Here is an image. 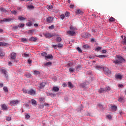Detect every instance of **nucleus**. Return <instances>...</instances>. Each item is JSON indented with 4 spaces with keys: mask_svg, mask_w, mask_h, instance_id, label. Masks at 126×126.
I'll list each match as a JSON object with an SVG mask.
<instances>
[{
    "mask_svg": "<svg viewBox=\"0 0 126 126\" xmlns=\"http://www.w3.org/2000/svg\"><path fill=\"white\" fill-rule=\"evenodd\" d=\"M112 62L115 64H120V63H126V60L123 57L120 55H117L116 60H113Z\"/></svg>",
    "mask_w": 126,
    "mask_h": 126,
    "instance_id": "1",
    "label": "nucleus"
},
{
    "mask_svg": "<svg viewBox=\"0 0 126 126\" xmlns=\"http://www.w3.org/2000/svg\"><path fill=\"white\" fill-rule=\"evenodd\" d=\"M23 93L25 94H29V95H31L32 96H34V95L36 94V91H34L33 89H31L30 90H26L25 89H23Z\"/></svg>",
    "mask_w": 126,
    "mask_h": 126,
    "instance_id": "2",
    "label": "nucleus"
},
{
    "mask_svg": "<svg viewBox=\"0 0 126 126\" xmlns=\"http://www.w3.org/2000/svg\"><path fill=\"white\" fill-rule=\"evenodd\" d=\"M41 56L45 57L46 58L45 60H53V55L47 54L46 52L41 53Z\"/></svg>",
    "mask_w": 126,
    "mask_h": 126,
    "instance_id": "3",
    "label": "nucleus"
},
{
    "mask_svg": "<svg viewBox=\"0 0 126 126\" xmlns=\"http://www.w3.org/2000/svg\"><path fill=\"white\" fill-rule=\"evenodd\" d=\"M20 101L19 100H12L10 101V104L11 106H15V105H18Z\"/></svg>",
    "mask_w": 126,
    "mask_h": 126,
    "instance_id": "4",
    "label": "nucleus"
},
{
    "mask_svg": "<svg viewBox=\"0 0 126 126\" xmlns=\"http://www.w3.org/2000/svg\"><path fill=\"white\" fill-rule=\"evenodd\" d=\"M12 20L11 18H5L3 20H0V23H2V22H10Z\"/></svg>",
    "mask_w": 126,
    "mask_h": 126,
    "instance_id": "5",
    "label": "nucleus"
},
{
    "mask_svg": "<svg viewBox=\"0 0 126 126\" xmlns=\"http://www.w3.org/2000/svg\"><path fill=\"white\" fill-rule=\"evenodd\" d=\"M1 108L3 111H7V110H8V107H7V105L4 104H1Z\"/></svg>",
    "mask_w": 126,
    "mask_h": 126,
    "instance_id": "6",
    "label": "nucleus"
},
{
    "mask_svg": "<svg viewBox=\"0 0 126 126\" xmlns=\"http://www.w3.org/2000/svg\"><path fill=\"white\" fill-rule=\"evenodd\" d=\"M44 36L45 37V38H52L53 37H54V34L50 33L49 32H47L45 34H44Z\"/></svg>",
    "mask_w": 126,
    "mask_h": 126,
    "instance_id": "7",
    "label": "nucleus"
},
{
    "mask_svg": "<svg viewBox=\"0 0 126 126\" xmlns=\"http://www.w3.org/2000/svg\"><path fill=\"white\" fill-rule=\"evenodd\" d=\"M103 70H104L105 74H111V70L109 68L105 67L103 68Z\"/></svg>",
    "mask_w": 126,
    "mask_h": 126,
    "instance_id": "8",
    "label": "nucleus"
},
{
    "mask_svg": "<svg viewBox=\"0 0 126 126\" xmlns=\"http://www.w3.org/2000/svg\"><path fill=\"white\" fill-rule=\"evenodd\" d=\"M1 71L2 73H3L5 75V77L7 79L8 78V76L6 73H7V72L6 71V70L4 69H1Z\"/></svg>",
    "mask_w": 126,
    "mask_h": 126,
    "instance_id": "9",
    "label": "nucleus"
},
{
    "mask_svg": "<svg viewBox=\"0 0 126 126\" xmlns=\"http://www.w3.org/2000/svg\"><path fill=\"white\" fill-rule=\"evenodd\" d=\"M53 20L54 18L53 17H49L47 18V22H48V23H51Z\"/></svg>",
    "mask_w": 126,
    "mask_h": 126,
    "instance_id": "10",
    "label": "nucleus"
},
{
    "mask_svg": "<svg viewBox=\"0 0 126 126\" xmlns=\"http://www.w3.org/2000/svg\"><path fill=\"white\" fill-rule=\"evenodd\" d=\"M60 91V88L58 87H53L52 89V91H54V92H59Z\"/></svg>",
    "mask_w": 126,
    "mask_h": 126,
    "instance_id": "11",
    "label": "nucleus"
},
{
    "mask_svg": "<svg viewBox=\"0 0 126 126\" xmlns=\"http://www.w3.org/2000/svg\"><path fill=\"white\" fill-rule=\"evenodd\" d=\"M11 58L12 60H15V59H16V54H15V53H12L11 54Z\"/></svg>",
    "mask_w": 126,
    "mask_h": 126,
    "instance_id": "12",
    "label": "nucleus"
},
{
    "mask_svg": "<svg viewBox=\"0 0 126 126\" xmlns=\"http://www.w3.org/2000/svg\"><path fill=\"white\" fill-rule=\"evenodd\" d=\"M106 89L104 88H101L98 90V93H104V92H106Z\"/></svg>",
    "mask_w": 126,
    "mask_h": 126,
    "instance_id": "13",
    "label": "nucleus"
},
{
    "mask_svg": "<svg viewBox=\"0 0 126 126\" xmlns=\"http://www.w3.org/2000/svg\"><path fill=\"white\" fill-rule=\"evenodd\" d=\"M8 43L5 42H0V47H5V46H7Z\"/></svg>",
    "mask_w": 126,
    "mask_h": 126,
    "instance_id": "14",
    "label": "nucleus"
},
{
    "mask_svg": "<svg viewBox=\"0 0 126 126\" xmlns=\"http://www.w3.org/2000/svg\"><path fill=\"white\" fill-rule=\"evenodd\" d=\"M45 85H46V83H45L44 82H42L40 84L39 86V88L40 89H42V88H44V87H45Z\"/></svg>",
    "mask_w": 126,
    "mask_h": 126,
    "instance_id": "15",
    "label": "nucleus"
},
{
    "mask_svg": "<svg viewBox=\"0 0 126 126\" xmlns=\"http://www.w3.org/2000/svg\"><path fill=\"white\" fill-rule=\"evenodd\" d=\"M53 48H56V47H58V48H62V47H63V45L59 43L58 45H53Z\"/></svg>",
    "mask_w": 126,
    "mask_h": 126,
    "instance_id": "16",
    "label": "nucleus"
},
{
    "mask_svg": "<svg viewBox=\"0 0 126 126\" xmlns=\"http://www.w3.org/2000/svg\"><path fill=\"white\" fill-rule=\"evenodd\" d=\"M30 41H31V42H33V41H37V38H36L35 37H31L30 38Z\"/></svg>",
    "mask_w": 126,
    "mask_h": 126,
    "instance_id": "17",
    "label": "nucleus"
},
{
    "mask_svg": "<svg viewBox=\"0 0 126 126\" xmlns=\"http://www.w3.org/2000/svg\"><path fill=\"white\" fill-rule=\"evenodd\" d=\"M111 109H112L114 112H116V111H117V106L116 105H113L111 107Z\"/></svg>",
    "mask_w": 126,
    "mask_h": 126,
    "instance_id": "18",
    "label": "nucleus"
},
{
    "mask_svg": "<svg viewBox=\"0 0 126 126\" xmlns=\"http://www.w3.org/2000/svg\"><path fill=\"white\" fill-rule=\"evenodd\" d=\"M18 19L20 20V21H22V20H25L26 18L22 17V16H18Z\"/></svg>",
    "mask_w": 126,
    "mask_h": 126,
    "instance_id": "19",
    "label": "nucleus"
},
{
    "mask_svg": "<svg viewBox=\"0 0 126 126\" xmlns=\"http://www.w3.org/2000/svg\"><path fill=\"white\" fill-rule=\"evenodd\" d=\"M97 58H99V59H104V58H107V55H99L96 56Z\"/></svg>",
    "mask_w": 126,
    "mask_h": 126,
    "instance_id": "20",
    "label": "nucleus"
},
{
    "mask_svg": "<svg viewBox=\"0 0 126 126\" xmlns=\"http://www.w3.org/2000/svg\"><path fill=\"white\" fill-rule=\"evenodd\" d=\"M76 69L78 71L79 70H80V69H82V66H81L80 65H79L76 67Z\"/></svg>",
    "mask_w": 126,
    "mask_h": 126,
    "instance_id": "21",
    "label": "nucleus"
},
{
    "mask_svg": "<svg viewBox=\"0 0 126 126\" xmlns=\"http://www.w3.org/2000/svg\"><path fill=\"white\" fill-rule=\"evenodd\" d=\"M118 101L120 102V103H124L125 102V99H124V98L123 97H120L118 99Z\"/></svg>",
    "mask_w": 126,
    "mask_h": 126,
    "instance_id": "22",
    "label": "nucleus"
},
{
    "mask_svg": "<svg viewBox=\"0 0 126 126\" xmlns=\"http://www.w3.org/2000/svg\"><path fill=\"white\" fill-rule=\"evenodd\" d=\"M109 22H114V21H116V19L114 18L113 17H111L109 19Z\"/></svg>",
    "mask_w": 126,
    "mask_h": 126,
    "instance_id": "23",
    "label": "nucleus"
},
{
    "mask_svg": "<svg viewBox=\"0 0 126 126\" xmlns=\"http://www.w3.org/2000/svg\"><path fill=\"white\" fill-rule=\"evenodd\" d=\"M21 41L23 43H27V42H28V40H27V38H21Z\"/></svg>",
    "mask_w": 126,
    "mask_h": 126,
    "instance_id": "24",
    "label": "nucleus"
},
{
    "mask_svg": "<svg viewBox=\"0 0 126 126\" xmlns=\"http://www.w3.org/2000/svg\"><path fill=\"white\" fill-rule=\"evenodd\" d=\"M67 33L69 34V35H74V34H75V32L70 31H68Z\"/></svg>",
    "mask_w": 126,
    "mask_h": 126,
    "instance_id": "25",
    "label": "nucleus"
},
{
    "mask_svg": "<svg viewBox=\"0 0 126 126\" xmlns=\"http://www.w3.org/2000/svg\"><path fill=\"white\" fill-rule=\"evenodd\" d=\"M32 105H37V101H36V100H35V99H32Z\"/></svg>",
    "mask_w": 126,
    "mask_h": 126,
    "instance_id": "26",
    "label": "nucleus"
},
{
    "mask_svg": "<svg viewBox=\"0 0 126 126\" xmlns=\"http://www.w3.org/2000/svg\"><path fill=\"white\" fill-rule=\"evenodd\" d=\"M68 87H69V88H73V85L70 82H68Z\"/></svg>",
    "mask_w": 126,
    "mask_h": 126,
    "instance_id": "27",
    "label": "nucleus"
},
{
    "mask_svg": "<svg viewBox=\"0 0 126 126\" xmlns=\"http://www.w3.org/2000/svg\"><path fill=\"white\" fill-rule=\"evenodd\" d=\"M95 50V51H96V52H99V51H101V50H102V47H96Z\"/></svg>",
    "mask_w": 126,
    "mask_h": 126,
    "instance_id": "28",
    "label": "nucleus"
},
{
    "mask_svg": "<svg viewBox=\"0 0 126 126\" xmlns=\"http://www.w3.org/2000/svg\"><path fill=\"white\" fill-rule=\"evenodd\" d=\"M116 78H118L119 79H122V78H123V76L118 74L116 76Z\"/></svg>",
    "mask_w": 126,
    "mask_h": 126,
    "instance_id": "29",
    "label": "nucleus"
},
{
    "mask_svg": "<svg viewBox=\"0 0 126 126\" xmlns=\"http://www.w3.org/2000/svg\"><path fill=\"white\" fill-rule=\"evenodd\" d=\"M26 76L27 78H31L32 75H31V74L28 73L26 75Z\"/></svg>",
    "mask_w": 126,
    "mask_h": 126,
    "instance_id": "30",
    "label": "nucleus"
},
{
    "mask_svg": "<svg viewBox=\"0 0 126 126\" xmlns=\"http://www.w3.org/2000/svg\"><path fill=\"white\" fill-rule=\"evenodd\" d=\"M76 13H77V14H81V13H82V11H81L80 9H78L77 10Z\"/></svg>",
    "mask_w": 126,
    "mask_h": 126,
    "instance_id": "31",
    "label": "nucleus"
},
{
    "mask_svg": "<svg viewBox=\"0 0 126 126\" xmlns=\"http://www.w3.org/2000/svg\"><path fill=\"white\" fill-rule=\"evenodd\" d=\"M23 57H24V58H28V57H29V54H27L26 53H24L23 54Z\"/></svg>",
    "mask_w": 126,
    "mask_h": 126,
    "instance_id": "32",
    "label": "nucleus"
},
{
    "mask_svg": "<svg viewBox=\"0 0 126 126\" xmlns=\"http://www.w3.org/2000/svg\"><path fill=\"white\" fill-rule=\"evenodd\" d=\"M3 90L4 91H5V92H8V89H7V87H4L3 88Z\"/></svg>",
    "mask_w": 126,
    "mask_h": 126,
    "instance_id": "33",
    "label": "nucleus"
},
{
    "mask_svg": "<svg viewBox=\"0 0 126 126\" xmlns=\"http://www.w3.org/2000/svg\"><path fill=\"white\" fill-rule=\"evenodd\" d=\"M104 89H106V92H107V91H110L111 90V88L110 87H106L104 88Z\"/></svg>",
    "mask_w": 126,
    "mask_h": 126,
    "instance_id": "34",
    "label": "nucleus"
},
{
    "mask_svg": "<svg viewBox=\"0 0 126 126\" xmlns=\"http://www.w3.org/2000/svg\"><path fill=\"white\" fill-rule=\"evenodd\" d=\"M4 52L2 51H0V57H4Z\"/></svg>",
    "mask_w": 126,
    "mask_h": 126,
    "instance_id": "35",
    "label": "nucleus"
},
{
    "mask_svg": "<svg viewBox=\"0 0 126 126\" xmlns=\"http://www.w3.org/2000/svg\"><path fill=\"white\" fill-rule=\"evenodd\" d=\"M0 10L2 11V12H6V9H4V8H0Z\"/></svg>",
    "mask_w": 126,
    "mask_h": 126,
    "instance_id": "36",
    "label": "nucleus"
},
{
    "mask_svg": "<svg viewBox=\"0 0 126 126\" xmlns=\"http://www.w3.org/2000/svg\"><path fill=\"white\" fill-rule=\"evenodd\" d=\"M25 25L24 24H21L19 25H18L19 28H22L24 26H25Z\"/></svg>",
    "mask_w": 126,
    "mask_h": 126,
    "instance_id": "37",
    "label": "nucleus"
},
{
    "mask_svg": "<svg viewBox=\"0 0 126 126\" xmlns=\"http://www.w3.org/2000/svg\"><path fill=\"white\" fill-rule=\"evenodd\" d=\"M47 7H48V8H49V9H53V5H48L47 6Z\"/></svg>",
    "mask_w": 126,
    "mask_h": 126,
    "instance_id": "38",
    "label": "nucleus"
},
{
    "mask_svg": "<svg viewBox=\"0 0 126 126\" xmlns=\"http://www.w3.org/2000/svg\"><path fill=\"white\" fill-rule=\"evenodd\" d=\"M69 71L70 72H73L74 71V68L70 67L69 69Z\"/></svg>",
    "mask_w": 126,
    "mask_h": 126,
    "instance_id": "39",
    "label": "nucleus"
},
{
    "mask_svg": "<svg viewBox=\"0 0 126 126\" xmlns=\"http://www.w3.org/2000/svg\"><path fill=\"white\" fill-rule=\"evenodd\" d=\"M45 65H52V62H47L46 63H45Z\"/></svg>",
    "mask_w": 126,
    "mask_h": 126,
    "instance_id": "40",
    "label": "nucleus"
},
{
    "mask_svg": "<svg viewBox=\"0 0 126 126\" xmlns=\"http://www.w3.org/2000/svg\"><path fill=\"white\" fill-rule=\"evenodd\" d=\"M65 16L66 17H69V12H66L65 13Z\"/></svg>",
    "mask_w": 126,
    "mask_h": 126,
    "instance_id": "41",
    "label": "nucleus"
},
{
    "mask_svg": "<svg viewBox=\"0 0 126 126\" xmlns=\"http://www.w3.org/2000/svg\"><path fill=\"white\" fill-rule=\"evenodd\" d=\"M26 25L27 26H32V22H28L26 24Z\"/></svg>",
    "mask_w": 126,
    "mask_h": 126,
    "instance_id": "42",
    "label": "nucleus"
},
{
    "mask_svg": "<svg viewBox=\"0 0 126 126\" xmlns=\"http://www.w3.org/2000/svg\"><path fill=\"white\" fill-rule=\"evenodd\" d=\"M39 102H43V101H45V98L43 97H40L39 99Z\"/></svg>",
    "mask_w": 126,
    "mask_h": 126,
    "instance_id": "43",
    "label": "nucleus"
},
{
    "mask_svg": "<svg viewBox=\"0 0 126 126\" xmlns=\"http://www.w3.org/2000/svg\"><path fill=\"white\" fill-rule=\"evenodd\" d=\"M56 40L57 42H61L62 41V38L58 37Z\"/></svg>",
    "mask_w": 126,
    "mask_h": 126,
    "instance_id": "44",
    "label": "nucleus"
},
{
    "mask_svg": "<svg viewBox=\"0 0 126 126\" xmlns=\"http://www.w3.org/2000/svg\"><path fill=\"white\" fill-rule=\"evenodd\" d=\"M83 47L84 49H88V48H89V45H88V44H86L83 46Z\"/></svg>",
    "mask_w": 126,
    "mask_h": 126,
    "instance_id": "45",
    "label": "nucleus"
},
{
    "mask_svg": "<svg viewBox=\"0 0 126 126\" xmlns=\"http://www.w3.org/2000/svg\"><path fill=\"white\" fill-rule=\"evenodd\" d=\"M6 121H8V122L11 121V117H8L6 118Z\"/></svg>",
    "mask_w": 126,
    "mask_h": 126,
    "instance_id": "46",
    "label": "nucleus"
},
{
    "mask_svg": "<svg viewBox=\"0 0 126 126\" xmlns=\"http://www.w3.org/2000/svg\"><path fill=\"white\" fill-rule=\"evenodd\" d=\"M33 8H34V6H33V5H29V6H28V8H29V9H33Z\"/></svg>",
    "mask_w": 126,
    "mask_h": 126,
    "instance_id": "47",
    "label": "nucleus"
},
{
    "mask_svg": "<svg viewBox=\"0 0 126 126\" xmlns=\"http://www.w3.org/2000/svg\"><path fill=\"white\" fill-rule=\"evenodd\" d=\"M65 17V16H64V14H62L61 15V18L62 19V20H63V19H64Z\"/></svg>",
    "mask_w": 126,
    "mask_h": 126,
    "instance_id": "48",
    "label": "nucleus"
},
{
    "mask_svg": "<svg viewBox=\"0 0 126 126\" xmlns=\"http://www.w3.org/2000/svg\"><path fill=\"white\" fill-rule=\"evenodd\" d=\"M33 72H34V74H39V73H40V72H39V71H37V70L34 71Z\"/></svg>",
    "mask_w": 126,
    "mask_h": 126,
    "instance_id": "49",
    "label": "nucleus"
},
{
    "mask_svg": "<svg viewBox=\"0 0 126 126\" xmlns=\"http://www.w3.org/2000/svg\"><path fill=\"white\" fill-rule=\"evenodd\" d=\"M25 118H26V119H30V115H29L28 114H26L25 115Z\"/></svg>",
    "mask_w": 126,
    "mask_h": 126,
    "instance_id": "50",
    "label": "nucleus"
},
{
    "mask_svg": "<svg viewBox=\"0 0 126 126\" xmlns=\"http://www.w3.org/2000/svg\"><path fill=\"white\" fill-rule=\"evenodd\" d=\"M28 63L29 64H30L31 63H32V60H30V59H29L28 60Z\"/></svg>",
    "mask_w": 126,
    "mask_h": 126,
    "instance_id": "51",
    "label": "nucleus"
},
{
    "mask_svg": "<svg viewBox=\"0 0 126 126\" xmlns=\"http://www.w3.org/2000/svg\"><path fill=\"white\" fill-rule=\"evenodd\" d=\"M98 69H104V67L98 66L96 67Z\"/></svg>",
    "mask_w": 126,
    "mask_h": 126,
    "instance_id": "52",
    "label": "nucleus"
},
{
    "mask_svg": "<svg viewBox=\"0 0 126 126\" xmlns=\"http://www.w3.org/2000/svg\"><path fill=\"white\" fill-rule=\"evenodd\" d=\"M44 104H42V105H40V106H39V108L40 109H44Z\"/></svg>",
    "mask_w": 126,
    "mask_h": 126,
    "instance_id": "53",
    "label": "nucleus"
},
{
    "mask_svg": "<svg viewBox=\"0 0 126 126\" xmlns=\"http://www.w3.org/2000/svg\"><path fill=\"white\" fill-rule=\"evenodd\" d=\"M77 50H78V52H79L80 53H81V52H82L81 49H80V48L79 47H77Z\"/></svg>",
    "mask_w": 126,
    "mask_h": 126,
    "instance_id": "54",
    "label": "nucleus"
},
{
    "mask_svg": "<svg viewBox=\"0 0 126 126\" xmlns=\"http://www.w3.org/2000/svg\"><path fill=\"white\" fill-rule=\"evenodd\" d=\"M18 26H16L15 27H13V28L14 29V30H16V29H18Z\"/></svg>",
    "mask_w": 126,
    "mask_h": 126,
    "instance_id": "55",
    "label": "nucleus"
},
{
    "mask_svg": "<svg viewBox=\"0 0 126 126\" xmlns=\"http://www.w3.org/2000/svg\"><path fill=\"white\" fill-rule=\"evenodd\" d=\"M11 12L13 14H16V13H17V12L16 10L12 11Z\"/></svg>",
    "mask_w": 126,
    "mask_h": 126,
    "instance_id": "56",
    "label": "nucleus"
},
{
    "mask_svg": "<svg viewBox=\"0 0 126 126\" xmlns=\"http://www.w3.org/2000/svg\"><path fill=\"white\" fill-rule=\"evenodd\" d=\"M101 52L103 53V54H106V53H107V50H102L101 51Z\"/></svg>",
    "mask_w": 126,
    "mask_h": 126,
    "instance_id": "57",
    "label": "nucleus"
},
{
    "mask_svg": "<svg viewBox=\"0 0 126 126\" xmlns=\"http://www.w3.org/2000/svg\"><path fill=\"white\" fill-rule=\"evenodd\" d=\"M54 29V25H51L49 27V29Z\"/></svg>",
    "mask_w": 126,
    "mask_h": 126,
    "instance_id": "58",
    "label": "nucleus"
},
{
    "mask_svg": "<svg viewBox=\"0 0 126 126\" xmlns=\"http://www.w3.org/2000/svg\"><path fill=\"white\" fill-rule=\"evenodd\" d=\"M44 106H46V107H49L50 106V104H49L48 103H44Z\"/></svg>",
    "mask_w": 126,
    "mask_h": 126,
    "instance_id": "59",
    "label": "nucleus"
},
{
    "mask_svg": "<svg viewBox=\"0 0 126 126\" xmlns=\"http://www.w3.org/2000/svg\"><path fill=\"white\" fill-rule=\"evenodd\" d=\"M62 86H63V87H66L67 85L65 84V83H63V84L62 85Z\"/></svg>",
    "mask_w": 126,
    "mask_h": 126,
    "instance_id": "60",
    "label": "nucleus"
},
{
    "mask_svg": "<svg viewBox=\"0 0 126 126\" xmlns=\"http://www.w3.org/2000/svg\"><path fill=\"white\" fill-rule=\"evenodd\" d=\"M106 117L107 118H108V119H112V116L111 115H107Z\"/></svg>",
    "mask_w": 126,
    "mask_h": 126,
    "instance_id": "61",
    "label": "nucleus"
},
{
    "mask_svg": "<svg viewBox=\"0 0 126 126\" xmlns=\"http://www.w3.org/2000/svg\"><path fill=\"white\" fill-rule=\"evenodd\" d=\"M74 7V5L71 4L70 5V8H73Z\"/></svg>",
    "mask_w": 126,
    "mask_h": 126,
    "instance_id": "62",
    "label": "nucleus"
},
{
    "mask_svg": "<svg viewBox=\"0 0 126 126\" xmlns=\"http://www.w3.org/2000/svg\"><path fill=\"white\" fill-rule=\"evenodd\" d=\"M33 32H34V30L29 31V33H33Z\"/></svg>",
    "mask_w": 126,
    "mask_h": 126,
    "instance_id": "63",
    "label": "nucleus"
},
{
    "mask_svg": "<svg viewBox=\"0 0 126 126\" xmlns=\"http://www.w3.org/2000/svg\"><path fill=\"white\" fill-rule=\"evenodd\" d=\"M123 42H124V44H125V45H126V37H125Z\"/></svg>",
    "mask_w": 126,
    "mask_h": 126,
    "instance_id": "64",
    "label": "nucleus"
}]
</instances>
